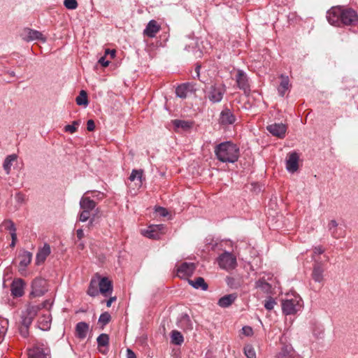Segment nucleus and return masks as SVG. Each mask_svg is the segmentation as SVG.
<instances>
[{"label":"nucleus","instance_id":"f257e3e1","mask_svg":"<svg viewBox=\"0 0 358 358\" xmlns=\"http://www.w3.org/2000/svg\"><path fill=\"white\" fill-rule=\"evenodd\" d=\"M327 19L329 24L336 27H354L358 23V13L352 8L334 6L327 11Z\"/></svg>","mask_w":358,"mask_h":358},{"label":"nucleus","instance_id":"f03ea898","mask_svg":"<svg viewBox=\"0 0 358 358\" xmlns=\"http://www.w3.org/2000/svg\"><path fill=\"white\" fill-rule=\"evenodd\" d=\"M214 152L216 158L223 163H235L240 155L239 147L231 141H224L215 145Z\"/></svg>","mask_w":358,"mask_h":358},{"label":"nucleus","instance_id":"7ed1b4c3","mask_svg":"<svg viewBox=\"0 0 358 358\" xmlns=\"http://www.w3.org/2000/svg\"><path fill=\"white\" fill-rule=\"evenodd\" d=\"M303 307V302L299 294H287L282 301V310L286 315H295L301 311Z\"/></svg>","mask_w":358,"mask_h":358},{"label":"nucleus","instance_id":"20e7f679","mask_svg":"<svg viewBox=\"0 0 358 358\" xmlns=\"http://www.w3.org/2000/svg\"><path fill=\"white\" fill-rule=\"evenodd\" d=\"M224 84H213L205 90V98L208 99L212 103L221 102L223 96L226 92Z\"/></svg>","mask_w":358,"mask_h":358},{"label":"nucleus","instance_id":"39448f33","mask_svg":"<svg viewBox=\"0 0 358 358\" xmlns=\"http://www.w3.org/2000/svg\"><path fill=\"white\" fill-rule=\"evenodd\" d=\"M219 266L224 270L229 271L236 268L237 265L236 257L229 252H224L217 258Z\"/></svg>","mask_w":358,"mask_h":358},{"label":"nucleus","instance_id":"423d86ee","mask_svg":"<svg viewBox=\"0 0 358 358\" xmlns=\"http://www.w3.org/2000/svg\"><path fill=\"white\" fill-rule=\"evenodd\" d=\"M39 309L38 306H29L25 310L22 311L20 324L30 327Z\"/></svg>","mask_w":358,"mask_h":358},{"label":"nucleus","instance_id":"0eeeda50","mask_svg":"<svg viewBox=\"0 0 358 358\" xmlns=\"http://www.w3.org/2000/svg\"><path fill=\"white\" fill-rule=\"evenodd\" d=\"M236 82L238 87L243 90L244 94L248 96L250 93V85L249 83V79L247 74L241 69L237 71L236 75Z\"/></svg>","mask_w":358,"mask_h":358},{"label":"nucleus","instance_id":"6e6552de","mask_svg":"<svg viewBox=\"0 0 358 358\" xmlns=\"http://www.w3.org/2000/svg\"><path fill=\"white\" fill-rule=\"evenodd\" d=\"M166 227L164 224L150 225L148 229L142 231V234L149 238L159 239L165 233Z\"/></svg>","mask_w":358,"mask_h":358},{"label":"nucleus","instance_id":"1a4fd4ad","mask_svg":"<svg viewBox=\"0 0 358 358\" xmlns=\"http://www.w3.org/2000/svg\"><path fill=\"white\" fill-rule=\"evenodd\" d=\"M91 192L90 191H87L85 192V195L83 196L80 201V208L81 210H86L92 213V211L96 208V203L91 199L90 196H87L86 194ZM94 194H96V196H100V199L103 197V194L101 192L96 193V192H92Z\"/></svg>","mask_w":358,"mask_h":358},{"label":"nucleus","instance_id":"9d476101","mask_svg":"<svg viewBox=\"0 0 358 358\" xmlns=\"http://www.w3.org/2000/svg\"><path fill=\"white\" fill-rule=\"evenodd\" d=\"M21 36L22 38L27 42L40 41L45 43L46 41V38L41 31L30 28L24 29Z\"/></svg>","mask_w":358,"mask_h":358},{"label":"nucleus","instance_id":"9b49d317","mask_svg":"<svg viewBox=\"0 0 358 358\" xmlns=\"http://www.w3.org/2000/svg\"><path fill=\"white\" fill-rule=\"evenodd\" d=\"M196 269V265L192 262H182L177 268V275L180 278L190 277Z\"/></svg>","mask_w":358,"mask_h":358},{"label":"nucleus","instance_id":"f8f14e48","mask_svg":"<svg viewBox=\"0 0 358 358\" xmlns=\"http://www.w3.org/2000/svg\"><path fill=\"white\" fill-rule=\"evenodd\" d=\"M324 266L319 259L314 258L313 266L312 278L316 282H322L324 280Z\"/></svg>","mask_w":358,"mask_h":358},{"label":"nucleus","instance_id":"ddd939ff","mask_svg":"<svg viewBox=\"0 0 358 358\" xmlns=\"http://www.w3.org/2000/svg\"><path fill=\"white\" fill-rule=\"evenodd\" d=\"M31 288V294L33 296H43L47 292L46 282L43 278H36L32 282Z\"/></svg>","mask_w":358,"mask_h":358},{"label":"nucleus","instance_id":"4468645a","mask_svg":"<svg viewBox=\"0 0 358 358\" xmlns=\"http://www.w3.org/2000/svg\"><path fill=\"white\" fill-rule=\"evenodd\" d=\"M236 120L234 113L228 108H224L221 111L219 117V124L222 126L233 124Z\"/></svg>","mask_w":358,"mask_h":358},{"label":"nucleus","instance_id":"2eb2a0df","mask_svg":"<svg viewBox=\"0 0 358 358\" xmlns=\"http://www.w3.org/2000/svg\"><path fill=\"white\" fill-rule=\"evenodd\" d=\"M29 358H51L50 350L44 346H36L29 350Z\"/></svg>","mask_w":358,"mask_h":358},{"label":"nucleus","instance_id":"dca6fc26","mask_svg":"<svg viewBox=\"0 0 358 358\" xmlns=\"http://www.w3.org/2000/svg\"><path fill=\"white\" fill-rule=\"evenodd\" d=\"M24 281L21 278L13 280L10 285V292L13 297H21L24 293Z\"/></svg>","mask_w":358,"mask_h":358},{"label":"nucleus","instance_id":"f3484780","mask_svg":"<svg viewBox=\"0 0 358 358\" xmlns=\"http://www.w3.org/2000/svg\"><path fill=\"white\" fill-rule=\"evenodd\" d=\"M266 129L274 136L283 138L285 136L287 127L282 123H274L266 127Z\"/></svg>","mask_w":358,"mask_h":358},{"label":"nucleus","instance_id":"a211bd4d","mask_svg":"<svg viewBox=\"0 0 358 358\" xmlns=\"http://www.w3.org/2000/svg\"><path fill=\"white\" fill-rule=\"evenodd\" d=\"M98 285L99 287L100 293L104 296H108L113 292L112 282L106 277L101 278Z\"/></svg>","mask_w":358,"mask_h":358},{"label":"nucleus","instance_id":"6ab92c4d","mask_svg":"<svg viewBox=\"0 0 358 358\" xmlns=\"http://www.w3.org/2000/svg\"><path fill=\"white\" fill-rule=\"evenodd\" d=\"M194 90V85L187 83H183L179 86L176 90V94L177 96L185 99L189 94L192 93Z\"/></svg>","mask_w":358,"mask_h":358},{"label":"nucleus","instance_id":"aec40b11","mask_svg":"<svg viewBox=\"0 0 358 358\" xmlns=\"http://www.w3.org/2000/svg\"><path fill=\"white\" fill-rule=\"evenodd\" d=\"M160 30V25L155 20H150L145 29L143 34L150 38H154Z\"/></svg>","mask_w":358,"mask_h":358},{"label":"nucleus","instance_id":"412c9836","mask_svg":"<svg viewBox=\"0 0 358 358\" xmlns=\"http://www.w3.org/2000/svg\"><path fill=\"white\" fill-rule=\"evenodd\" d=\"M299 156L296 152L289 155L286 161V168L289 172L294 173L298 169Z\"/></svg>","mask_w":358,"mask_h":358},{"label":"nucleus","instance_id":"4be33fe9","mask_svg":"<svg viewBox=\"0 0 358 358\" xmlns=\"http://www.w3.org/2000/svg\"><path fill=\"white\" fill-rule=\"evenodd\" d=\"M90 329V326L85 322H80L76 326V336L80 339L86 338Z\"/></svg>","mask_w":358,"mask_h":358},{"label":"nucleus","instance_id":"5701e85b","mask_svg":"<svg viewBox=\"0 0 358 358\" xmlns=\"http://www.w3.org/2000/svg\"><path fill=\"white\" fill-rule=\"evenodd\" d=\"M177 324L185 331L192 329V323L187 314H182L178 320Z\"/></svg>","mask_w":358,"mask_h":358},{"label":"nucleus","instance_id":"b1692460","mask_svg":"<svg viewBox=\"0 0 358 358\" xmlns=\"http://www.w3.org/2000/svg\"><path fill=\"white\" fill-rule=\"evenodd\" d=\"M237 294H230L227 295H224V296L221 297L217 304L219 306L222 308H227L230 306L236 299Z\"/></svg>","mask_w":358,"mask_h":358},{"label":"nucleus","instance_id":"393cba45","mask_svg":"<svg viewBox=\"0 0 358 358\" xmlns=\"http://www.w3.org/2000/svg\"><path fill=\"white\" fill-rule=\"evenodd\" d=\"M50 254V247L48 244L45 243L43 247L41 248L36 254V262L40 264L43 262L47 257Z\"/></svg>","mask_w":358,"mask_h":358},{"label":"nucleus","instance_id":"a878e982","mask_svg":"<svg viewBox=\"0 0 358 358\" xmlns=\"http://www.w3.org/2000/svg\"><path fill=\"white\" fill-rule=\"evenodd\" d=\"M255 287L260 289L261 292L266 294H271L272 291L271 285L264 278L259 279L257 281H256Z\"/></svg>","mask_w":358,"mask_h":358},{"label":"nucleus","instance_id":"bb28decb","mask_svg":"<svg viewBox=\"0 0 358 358\" xmlns=\"http://www.w3.org/2000/svg\"><path fill=\"white\" fill-rule=\"evenodd\" d=\"M281 82L278 87V92L280 96H284L285 92L289 89V80L287 76L282 74L280 76Z\"/></svg>","mask_w":358,"mask_h":358},{"label":"nucleus","instance_id":"cd10ccee","mask_svg":"<svg viewBox=\"0 0 358 358\" xmlns=\"http://www.w3.org/2000/svg\"><path fill=\"white\" fill-rule=\"evenodd\" d=\"M17 159V156L15 154L8 155L4 159L3 167L6 174H10L11 171V166L13 163Z\"/></svg>","mask_w":358,"mask_h":358},{"label":"nucleus","instance_id":"c85d7f7f","mask_svg":"<svg viewBox=\"0 0 358 358\" xmlns=\"http://www.w3.org/2000/svg\"><path fill=\"white\" fill-rule=\"evenodd\" d=\"M189 284L195 289H201L203 291L208 289V284L205 282L204 279L201 277H198L195 280H189Z\"/></svg>","mask_w":358,"mask_h":358},{"label":"nucleus","instance_id":"c756f323","mask_svg":"<svg viewBox=\"0 0 358 358\" xmlns=\"http://www.w3.org/2000/svg\"><path fill=\"white\" fill-rule=\"evenodd\" d=\"M173 124L176 128H180L183 131H188L192 127L193 122L187 120H174L173 121Z\"/></svg>","mask_w":358,"mask_h":358},{"label":"nucleus","instance_id":"7c9ffc66","mask_svg":"<svg viewBox=\"0 0 358 358\" xmlns=\"http://www.w3.org/2000/svg\"><path fill=\"white\" fill-rule=\"evenodd\" d=\"M327 228L332 237L338 238L341 236V233L339 232L340 229L338 228V223L336 220H331L328 224Z\"/></svg>","mask_w":358,"mask_h":358},{"label":"nucleus","instance_id":"2f4dec72","mask_svg":"<svg viewBox=\"0 0 358 358\" xmlns=\"http://www.w3.org/2000/svg\"><path fill=\"white\" fill-rule=\"evenodd\" d=\"M20 266L21 267H27L31 262L32 254L28 251H23L20 255Z\"/></svg>","mask_w":358,"mask_h":358},{"label":"nucleus","instance_id":"473e14b6","mask_svg":"<svg viewBox=\"0 0 358 358\" xmlns=\"http://www.w3.org/2000/svg\"><path fill=\"white\" fill-rule=\"evenodd\" d=\"M171 342L174 345H180L184 342L183 336L180 331L173 330L171 332Z\"/></svg>","mask_w":358,"mask_h":358},{"label":"nucleus","instance_id":"72a5a7b5","mask_svg":"<svg viewBox=\"0 0 358 358\" xmlns=\"http://www.w3.org/2000/svg\"><path fill=\"white\" fill-rule=\"evenodd\" d=\"M97 287V282L95 280L92 279L87 292V294L92 297L97 296L99 293H100L99 289H98Z\"/></svg>","mask_w":358,"mask_h":358},{"label":"nucleus","instance_id":"f704fd0d","mask_svg":"<svg viewBox=\"0 0 358 358\" xmlns=\"http://www.w3.org/2000/svg\"><path fill=\"white\" fill-rule=\"evenodd\" d=\"M8 328V320L7 319L0 318V343L3 341Z\"/></svg>","mask_w":358,"mask_h":358},{"label":"nucleus","instance_id":"c9c22d12","mask_svg":"<svg viewBox=\"0 0 358 358\" xmlns=\"http://www.w3.org/2000/svg\"><path fill=\"white\" fill-rule=\"evenodd\" d=\"M143 174V171L142 169H138V170L134 169V170H132L129 179L131 181H134V180H137L139 182V185H141Z\"/></svg>","mask_w":358,"mask_h":358},{"label":"nucleus","instance_id":"e433bc0d","mask_svg":"<svg viewBox=\"0 0 358 358\" xmlns=\"http://www.w3.org/2000/svg\"><path fill=\"white\" fill-rule=\"evenodd\" d=\"M78 106H87L88 104L87 94L85 90H81L80 94L76 99Z\"/></svg>","mask_w":358,"mask_h":358},{"label":"nucleus","instance_id":"4c0bfd02","mask_svg":"<svg viewBox=\"0 0 358 358\" xmlns=\"http://www.w3.org/2000/svg\"><path fill=\"white\" fill-rule=\"evenodd\" d=\"M96 341L99 347L107 346L109 343V336L106 334H101L98 336Z\"/></svg>","mask_w":358,"mask_h":358},{"label":"nucleus","instance_id":"58836bf2","mask_svg":"<svg viewBox=\"0 0 358 358\" xmlns=\"http://www.w3.org/2000/svg\"><path fill=\"white\" fill-rule=\"evenodd\" d=\"M80 125V121H73L72 124H67L64 127V131L73 134L77 131L78 127Z\"/></svg>","mask_w":358,"mask_h":358},{"label":"nucleus","instance_id":"ea45409f","mask_svg":"<svg viewBox=\"0 0 358 358\" xmlns=\"http://www.w3.org/2000/svg\"><path fill=\"white\" fill-rule=\"evenodd\" d=\"M244 353L248 358H256L255 350L251 345L244 347Z\"/></svg>","mask_w":358,"mask_h":358},{"label":"nucleus","instance_id":"a19ab883","mask_svg":"<svg viewBox=\"0 0 358 358\" xmlns=\"http://www.w3.org/2000/svg\"><path fill=\"white\" fill-rule=\"evenodd\" d=\"M110 319V315L108 312H104L99 316V322L102 324V327H104L109 323Z\"/></svg>","mask_w":358,"mask_h":358},{"label":"nucleus","instance_id":"79ce46f5","mask_svg":"<svg viewBox=\"0 0 358 358\" xmlns=\"http://www.w3.org/2000/svg\"><path fill=\"white\" fill-rule=\"evenodd\" d=\"M276 304L275 300L271 297L268 296L264 301V306L267 310H271L274 308L275 305Z\"/></svg>","mask_w":358,"mask_h":358},{"label":"nucleus","instance_id":"37998d69","mask_svg":"<svg viewBox=\"0 0 358 358\" xmlns=\"http://www.w3.org/2000/svg\"><path fill=\"white\" fill-rule=\"evenodd\" d=\"M91 215V212L86 210H81L78 215V220L82 222H86L90 218Z\"/></svg>","mask_w":358,"mask_h":358},{"label":"nucleus","instance_id":"c03bdc74","mask_svg":"<svg viewBox=\"0 0 358 358\" xmlns=\"http://www.w3.org/2000/svg\"><path fill=\"white\" fill-rule=\"evenodd\" d=\"M64 5L69 10H75L78 6V3L76 0H64Z\"/></svg>","mask_w":358,"mask_h":358},{"label":"nucleus","instance_id":"a18cd8bd","mask_svg":"<svg viewBox=\"0 0 358 358\" xmlns=\"http://www.w3.org/2000/svg\"><path fill=\"white\" fill-rule=\"evenodd\" d=\"M50 321H51V320L50 319L49 315L48 317L43 316V320L40 321V324L42 325L41 327V329H48L50 326Z\"/></svg>","mask_w":358,"mask_h":358},{"label":"nucleus","instance_id":"49530a36","mask_svg":"<svg viewBox=\"0 0 358 358\" xmlns=\"http://www.w3.org/2000/svg\"><path fill=\"white\" fill-rule=\"evenodd\" d=\"M29 326H25L20 324L19 331L22 337L27 338L29 336Z\"/></svg>","mask_w":358,"mask_h":358},{"label":"nucleus","instance_id":"de8ad7c7","mask_svg":"<svg viewBox=\"0 0 358 358\" xmlns=\"http://www.w3.org/2000/svg\"><path fill=\"white\" fill-rule=\"evenodd\" d=\"M155 212L161 217H166L169 214L168 210L165 208L160 206L155 208Z\"/></svg>","mask_w":358,"mask_h":358},{"label":"nucleus","instance_id":"09e8293b","mask_svg":"<svg viewBox=\"0 0 358 358\" xmlns=\"http://www.w3.org/2000/svg\"><path fill=\"white\" fill-rule=\"evenodd\" d=\"M324 252V250L322 248V246L315 247L313 249V255L312 256L313 259L314 260V258L317 259L316 256L322 255Z\"/></svg>","mask_w":358,"mask_h":358},{"label":"nucleus","instance_id":"8fccbe9b","mask_svg":"<svg viewBox=\"0 0 358 358\" xmlns=\"http://www.w3.org/2000/svg\"><path fill=\"white\" fill-rule=\"evenodd\" d=\"M242 332L244 335L250 336L252 334V329L249 326H245L242 328Z\"/></svg>","mask_w":358,"mask_h":358},{"label":"nucleus","instance_id":"3c124183","mask_svg":"<svg viewBox=\"0 0 358 358\" xmlns=\"http://www.w3.org/2000/svg\"><path fill=\"white\" fill-rule=\"evenodd\" d=\"M15 199L19 204H22L24 201V195L22 193H17L15 196Z\"/></svg>","mask_w":358,"mask_h":358},{"label":"nucleus","instance_id":"603ef678","mask_svg":"<svg viewBox=\"0 0 358 358\" xmlns=\"http://www.w3.org/2000/svg\"><path fill=\"white\" fill-rule=\"evenodd\" d=\"M94 129H95V123H94V120H87V129L89 131H93L94 130Z\"/></svg>","mask_w":358,"mask_h":358},{"label":"nucleus","instance_id":"864d4df0","mask_svg":"<svg viewBox=\"0 0 358 358\" xmlns=\"http://www.w3.org/2000/svg\"><path fill=\"white\" fill-rule=\"evenodd\" d=\"M99 64H100L101 66H103V67H106L109 65V61L106 60V55L101 57L99 61H98Z\"/></svg>","mask_w":358,"mask_h":358},{"label":"nucleus","instance_id":"5fc2aeb1","mask_svg":"<svg viewBox=\"0 0 358 358\" xmlns=\"http://www.w3.org/2000/svg\"><path fill=\"white\" fill-rule=\"evenodd\" d=\"M11 238H12V241H11V243H10V247L11 248H13L15 245V243H16V241H17V234L15 232H12L11 233Z\"/></svg>","mask_w":358,"mask_h":358},{"label":"nucleus","instance_id":"6e6d98bb","mask_svg":"<svg viewBox=\"0 0 358 358\" xmlns=\"http://www.w3.org/2000/svg\"><path fill=\"white\" fill-rule=\"evenodd\" d=\"M116 52L115 50L106 49L105 51V55H109L111 58H114L115 57Z\"/></svg>","mask_w":358,"mask_h":358},{"label":"nucleus","instance_id":"4d7b16f0","mask_svg":"<svg viewBox=\"0 0 358 358\" xmlns=\"http://www.w3.org/2000/svg\"><path fill=\"white\" fill-rule=\"evenodd\" d=\"M76 235H77V238H78V241H81L82 238L84 237L83 230L82 229H78L76 231Z\"/></svg>","mask_w":358,"mask_h":358},{"label":"nucleus","instance_id":"13d9d810","mask_svg":"<svg viewBox=\"0 0 358 358\" xmlns=\"http://www.w3.org/2000/svg\"><path fill=\"white\" fill-rule=\"evenodd\" d=\"M127 358H136V356L135 353L131 349L128 348L127 350Z\"/></svg>","mask_w":358,"mask_h":358},{"label":"nucleus","instance_id":"bf43d9fd","mask_svg":"<svg viewBox=\"0 0 358 358\" xmlns=\"http://www.w3.org/2000/svg\"><path fill=\"white\" fill-rule=\"evenodd\" d=\"M199 69H200V66H196L195 68L194 75H192L194 78H199V76H200Z\"/></svg>","mask_w":358,"mask_h":358},{"label":"nucleus","instance_id":"052dcab7","mask_svg":"<svg viewBox=\"0 0 358 358\" xmlns=\"http://www.w3.org/2000/svg\"><path fill=\"white\" fill-rule=\"evenodd\" d=\"M9 224H10V226L8 227V229L10 230V234H11L12 232H15V233H16V228H15V227L14 223H13V222L10 221V222H9Z\"/></svg>","mask_w":358,"mask_h":358},{"label":"nucleus","instance_id":"680f3d73","mask_svg":"<svg viewBox=\"0 0 358 358\" xmlns=\"http://www.w3.org/2000/svg\"><path fill=\"white\" fill-rule=\"evenodd\" d=\"M116 300V297H110L107 301H106V306L110 307L111 306V303Z\"/></svg>","mask_w":358,"mask_h":358},{"label":"nucleus","instance_id":"e2e57ef3","mask_svg":"<svg viewBox=\"0 0 358 358\" xmlns=\"http://www.w3.org/2000/svg\"><path fill=\"white\" fill-rule=\"evenodd\" d=\"M79 242L77 243V248L79 250H83L85 248V244L82 241H78Z\"/></svg>","mask_w":358,"mask_h":358},{"label":"nucleus","instance_id":"0e129e2a","mask_svg":"<svg viewBox=\"0 0 358 358\" xmlns=\"http://www.w3.org/2000/svg\"><path fill=\"white\" fill-rule=\"evenodd\" d=\"M286 355H285V352L282 351L278 353V358H285Z\"/></svg>","mask_w":358,"mask_h":358},{"label":"nucleus","instance_id":"69168bd1","mask_svg":"<svg viewBox=\"0 0 358 358\" xmlns=\"http://www.w3.org/2000/svg\"><path fill=\"white\" fill-rule=\"evenodd\" d=\"M8 73L10 76H12V77L15 76V72H14V71H8Z\"/></svg>","mask_w":358,"mask_h":358},{"label":"nucleus","instance_id":"338daca9","mask_svg":"<svg viewBox=\"0 0 358 358\" xmlns=\"http://www.w3.org/2000/svg\"><path fill=\"white\" fill-rule=\"evenodd\" d=\"M318 329H319V335L322 334H323V328L320 327L318 328Z\"/></svg>","mask_w":358,"mask_h":358},{"label":"nucleus","instance_id":"774afa93","mask_svg":"<svg viewBox=\"0 0 358 358\" xmlns=\"http://www.w3.org/2000/svg\"><path fill=\"white\" fill-rule=\"evenodd\" d=\"M217 245H218V244H217V243H216V244H215V245H213V246H212V249L215 250V248H216V247H217Z\"/></svg>","mask_w":358,"mask_h":358}]
</instances>
